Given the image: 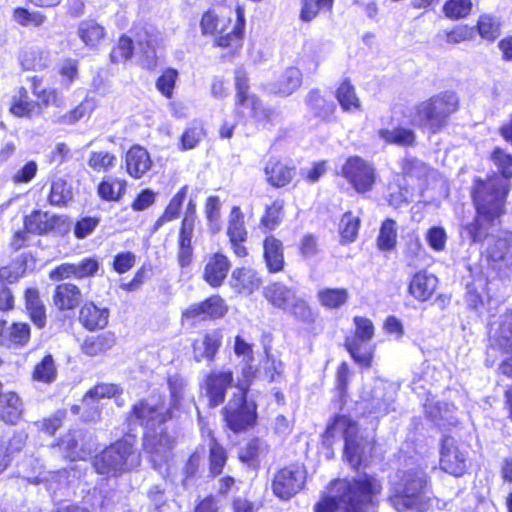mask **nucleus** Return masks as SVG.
I'll return each instance as SVG.
<instances>
[{"instance_id": "obj_26", "label": "nucleus", "mask_w": 512, "mask_h": 512, "mask_svg": "<svg viewBox=\"0 0 512 512\" xmlns=\"http://www.w3.org/2000/svg\"><path fill=\"white\" fill-rule=\"evenodd\" d=\"M453 408L454 407L448 403L436 401L434 396H429L424 404L427 417L440 428L456 424L455 417L453 416Z\"/></svg>"}, {"instance_id": "obj_41", "label": "nucleus", "mask_w": 512, "mask_h": 512, "mask_svg": "<svg viewBox=\"0 0 512 512\" xmlns=\"http://www.w3.org/2000/svg\"><path fill=\"white\" fill-rule=\"evenodd\" d=\"M97 107V101L93 97H85L84 100L68 113L62 115L57 122L71 125L83 118L89 117Z\"/></svg>"}, {"instance_id": "obj_4", "label": "nucleus", "mask_w": 512, "mask_h": 512, "mask_svg": "<svg viewBox=\"0 0 512 512\" xmlns=\"http://www.w3.org/2000/svg\"><path fill=\"white\" fill-rule=\"evenodd\" d=\"M389 504L397 512H425L443 509L446 503L428 495L427 475L421 469L406 471L389 490Z\"/></svg>"}, {"instance_id": "obj_35", "label": "nucleus", "mask_w": 512, "mask_h": 512, "mask_svg": "<svg viewBox=\"0 0 512 512\" xmlns=\"http://www.w3.org/2000/svg\"><path fill=\"white\" fill-rule=\"evenodd\" d=\"M20 61L26 70H42L49 66V53L40 47H30L21 53Z\"/></svg>"}, {"instance_id": "obj_9", "label": "nucleus", "mask_w": 512, "mask_h": 512, "mask_svg": "<svg viewBox=\"0 0 512 512\" xmlns=\"http://www.w3.org/2000/svg\"><path fill=\"white\" fill-rule=\"evenodd\" d=\"M227 425L234 432H240L252 427L256 421V404L247 401L243 385L237 388V393L224 408Z\"/></svg>"}, {"instance_id": "obj_30", "label": "nucleus", "mask_w": 512, "mask_h": 512, "mask_svg": "<svg viewBox=\"0 0 512 512\" xmlns=\"http://www.w3.org/2000/svg\"><path fill=\"white\" fill-rule=\"evenodd\" d=\"M82 298L81 290L73 283H63L56 286L53 294V303L59 310L76 308Z\"/></svg>"}, {"instance_id": "obj_28", "label": "nucleus", "mask_w": 512, "mask_h": 512, "mask_svg": "<svg viewBox=\"0 0 512 512\" xmlns=\"http://www.w3.org/2000/svg\"><path fill=\"white\" fill-rule=\"evenodd\" d=\"M438 280L433 274L419 271L409 283V293L419 301L428 300L435 292Z\"/></svg>"}, {"instance_id": "obj_42", "label": "nucleus", "mask_w": 512, "mask_h": 512, "mask_svg": "<svg viewBox=\"0 0 512 512\" xmlns=\"http://www.w3.org/2000/svg\"><path fill=\"white\" fill-rule=\"evenodd\" d=\"M57 378V367L51 355H46L37 363L32 372V379L36 382L51 384Z\"/></svg>"}, {"instance_id": "obj_58", "label": "nucleus", "mask_w": 512, "mask_h": 512, "mask_svg": "<svg viewBox=\"0 0 512 512\" xmlns=\"http://www.w3.org/2000/svg\"><path fill=\"white\" fill-rule=\"evenodd\" d=\"M115 155L107 151L92 152L88 159V166L96 172H105L114 167Z\"/></svg>"}, {"instance_id": "obj_50", "label": "nucleus", "mask_w": 512, "mask_h": 512, "mask_svg": "<svg viewBox=\"0 0 512 512\" xmlns=\"http://www.w3.org/2000/svg\"><path fill=\"white\" fill-rule=\"evenodd\" d=\"M13 20L23 27H40L46 21V16L39 11H32L25 8H15L12 14Z\"/></svg>"}, {"instance_id": "obj_47", "label": "nucleus", "mask_w": 512, "mask_h": 512, "mask_svg": "<svg viewBox=\"0 0 512 512\" xmlns=\"http://www.w3.org/2000/svg\"><path fill=\"white\" fill-rule=\"evenodd\" d=\"M334 0H301L300 19L303 22H310L317 17L321 11H330Z\"/></svg>"}, {"instance_id": "obj_27", "label": "nucleus", "mask_w": 512, "mask_h": 512, "mask_svg": "<svg viewBox=\"0 0 512 512\" xmlns=\"http://www.w3.org/2000/svg\"><path fill=\"white\" fill-rule=\"evenodd\" d=\"M25 309L35 326L44 328L47 322L46 307L41 300L39 290L29 287L24 291Z\"/></svg>"}, {"instance_id": "obj_7", "label": "nucleus", "mask_w": 512, "mask_h": 512, "mask_svg": "<svg viewBox=\"0 0 512 512\" xmlns=\"http://www.w3.org/2000/svg\"><path fill=\"white\" fill-rule=\"evenodd\" d=\"M458 97L445 92L421 102L415 108L413 123L437 133L446 126L449 116L458 109Z\"/></svg>"}, {"instance_id": "obj_24", "label": "nucleus", "mask_w": 512, "mask_h": 512, "mask_svg": "<svg viewBox=\"0 0 512 512\" xmlns=\"http://www.w3.org/2000/svg\"><path fill=\"white\" fill-rule=\"evenodd\" d=\"M110 311L106 307H100L93 302L83 305L80 309L79 320L90 331L103 329L108 324Z\"/></svg>"}, {"instance_id": "obj_3", "label": "nucleus", "mask_w": 512, "mask_h": 512, "mask_svg": "<svg viewBox=\"0 0 512 512\" xmlns=\"http://www.w3.org/2000/svg\"><path fill=\"white\" fill-rule=\"evenodd\" d=\"M508 192V182L498 177L487 182H478L473 198L477 216L462 228L461 235L472 243L482 242L488 235L489 227L503 212V204Z\"/></svg>"}, {"instance_id": "obj_46", "label": "nucleus", "mask_w": 512, "mask_h": 512, "mask_svg": "<svg viewBox=\"0 0 512 512\" xmlns=\"http://www.w3.org/2000/svg\"><path fill=\"white\" fill-rule=\"evenodd\" d=\"M227 234L230 242L246 240L247 231L244 224V215L241 209L237 206H234L231 210Z\"/></svg>"}, {"instance_id": "obj_63", "label": "nucleus", "mask_w": 512, "mask_h": 512, "mask_svg": "<svg viewBox=\"0 0 512 512\" xmlns=\"http://www.w3.org/2000/svg\"><path fill=\"white\" fill-rule=\"evenodd\" d=\"M178 79V71L167 68L156 81V88L166 98L173 96V90Z\"/></svg>"}, {"instance_id": "obj_36", "label": "nucleus", "mask_w": 512, "mask_h": 512, "mask_svg": "<svg viewBox=\"0 0 512 512\" xmlns=\"http://www.w3.org/2000/svg\"><path fill=\"white\" fill-rule=\"evenodd\" d=\"M115 336L111 332H105L97 336H91L84 340L82 351L89 356H96L111 349L115 344Z\"/></svg>"}, {"instance_id": "obj_60", "label": "nucleus", "mask_w": 512, "mask_h": 512, "mask_svg": "<svg viewBox=\"0 0 512 512\" xmlns=\"http://www.w3.org/2000/svg\"><path fill=\"white\" fill-rule=\"evenodd\" d=\"M210 471L214 475H218L222 472V469L226 463L227 455L223 447H221L214 438L210 439Z\"/></svg>"}, {"instance_id": "obj_37", "label": "nucleus", "mask_w": 512, "mask_h": 512, "mask_svg": "<svg viewBox=\"0 0 512 512\" xmlns=\"http://www.w3.org/2000/svg\"><path fill=\"white\" fill-rule=\"evenodd\" d=\"M319 303L327 309H339L349 299V292L345 288H323L317 293Z\"/></svg>"}, {"instance_id": "obj_17", "label": "nucleus", "mask_w": 512, "mask_h": 512, "mask_svg": "<svg viewBox=\"0 0 512 512\" xmlns=\"http://www.w3.org/2000/svg\"><path fill=\"white\" fill-rule=\"evenodd\" d=\"M223 333L220 329L206 331L193 342V356L197 362L214 360L222 345Z\"/></svg>"}, {"instance_id": "obj_45", "label": "nucleus", "mask_w": 512, "mask_h": 512, "mask_svg": "<svg viewBox=\"0 0 512 512\" xmlns=\"http://www.w3.org/2000/svg\"><path fill=\"white\" fill-rule=\"evenodd\" d=\"M378 135L388 144L399 146H410L415 142V134L412 130L406 128H395L392 130L381 129Z\"/></svg>"}, {"instance_id": "obj_16", "label": "nucleus", "mask_w": 512, "mask_h": 512, "mask_svg": "<svg viewBox=\"0 0 512 512\" xmlns=\"http://www.w3.org/2000/svg\"><path fill=\"white\" fill-rule=\"evenodd\" d=\"M486 252L493 262L512 267V232L501 231L497 235H492Z\"/></svg>"}, {"instance_id": "obj_10", "label": "nucleus", "mask_w": 512, "mask_h": 512, "mask_svg": "<svg viewBox=\"0 0 512 512\" xmlns=\"http://www.w3.org/2000/svg\"><path fill=\"white\" fill-rule=\"evenodd\" d=\"M342 176L358 193L370 191L376 181L373 165L358 156L346 160L342 167Z\"/></svg>"}, {"instance_id": "obj_55", "label": "nucleus", "mask_w": 512, "mask_h": 512, "mask_svg": "<svg viewBox=\"0 0 512 512\" xmlns=\"http://www.w3.org/2000/svg\"><path fill=\"white\" fill-rule=\"evenodd\" d=\"M221 202L218 196H209L205 204V215L209 222L210 230L217 233L221 229L220 225Z\"/></svg>"}, {"instance_id": "obj_18", "label": "nucleus", "mask_w": 512, "mask_h": 512, "mask_svg": "<svg viewBox=\"0 0 512 512\" xmlns=\"http://www.w3.org/2000/svg\"><path fill=\"white\" fill-rule=\"evenodd\" d=\"M490 342V350L512 352V310L502 314L499 322L492 326Z\"/></svg>"}, {"instance_id": "obj_32", "label": "nucleus", "mask_w": 512, "mask_h": 512, "mask_svg": "<svg viewBox=\"0 0 512 512\" xmlns=\"http://www.w3.org/2000/svg\"><path fill=\"white\" fill-rule=\"evenodd\" d=\"M263 293L269 303L283 311L290 307L296 295L293 290L280 283H273L266 286Z\"/></svg>"}, {"instance_id": "obj_25", "label": "nucleus", "mask_w": 512, "mask_h": 512, "mask_svg": "<svg viewBox=\"0 0 512 512\" xmlns=\"http://www.w3.org/2000/svg\"><path fill=\"white\" fill-rule=\"evenodd\" d=\"M60 222V217L36 210L25 217L24 227L28 233L42 235L53 230Z\"/></svg>"}, {"instance_id": "obj_21", "label": "nucleus", "mask_w": 512, "mask_h": 512, "mask_svg": "<svg viewBox=\"0 0 512 512\" xmlns=\"http://www.w3.org/2000/svg\"><path fill=\"white\" fill-rule=\"evenodd\" d=\"M302 83V73L297 67L286 68L275 81L268 85V90L276 95L287 97L293 94Z\"/></svg>"}, {"instance_id": "obj_61", "label": "nucleus", "mask_w": 512, "mask_h": 512, "mask_svg": "<svg viewBox=\"0 0 512 512\" xmlns=\"http://www.w3.org/2000/svg\"><path fill=\"white\" fill-rule=\"evenodd\" d=\"M472 8L471 0H449L445 3L443 11L450 19L466 17Z\"/></svg>"}, {"instance_id": "obj_12", "label": "nucleus", "mask_w": 512, "mask_h": 512, "mask_svg": "<svg viewBox=\"0 0 512 512\" xmlns=\"http://www.w3.org/2000/svg\"><path fill=\"white\" fill-rule=\"evenodd\" d=\"M304 473L299 467H286L279 470L272 479V490L281 500H289L304 485Z\"/></svg>"}, {"instance_id": "obj_14", "label": "nucleus", "mask_w": 512, "mask_h": 512, "mask_svg": "<svg viewBox=\"0 0 512 512\" xmlns=\"http://www.w3.org/2000/svg\"><path fill=\"white\" fill-rule=\"evenodd\" d=\"M227 306L219 296H212L202 302L191 304L182 313V320H207L223 317Z\"/></svg>"}, {"instance_id": "obj_62", "label": "nucleus", "mask_w": 512, "mask_h": 512, "mask_svg": "<svg viewBox=\"0 0 512 512\" xmlns=\"http://www.w3.org/2000/svg\"><path fill=\"white\" fill-rule=\"evenodd\" d=\"M8 346H24L30 339V326L27 323H13L9 326Z\"/></svg>"}, {"instance_id": "obj_15", "label": "nucleus", "mask_w": 512, "mask_h": 512, "mask_svg": "<svg viewBox=\"0 0 512 512\" xmlns=\"http://www.w3.org/2000/svg\"><path fill=\"white\" fill-rule=\"evenodd\" d=\"M388 388L387 383L377 380L370 391H364V400L369 413L383 416L393 409L394 397L392 391Z\"/></svg>"}, {"instance_id": "obj_38", "label": "nucleus", "mask_w": 512, "mask_h": 512, "mask_svg": "<svg viewBox=\"0 0 512 512\" xmlns=\"http://www.w3.org/2000/svg\"><path fill=\"white\" fill-rule=\"evenodd\" d=\"M126 190V181L112 176L104 178L98 185V195L106 201H118Z\"/></svg>"}, {"instance_id": "obj_54", "label": "nucleus", "mask_w": 512, "mask_h": 512, "mask_svg": "<svg viewBox=\"0 0 512 512\" xmlns=\"http://www.w3.org/2000/svg\"><path fill=\"white\" fill-rule=\"evenodd\" d=\"M360 226V219L354 216L352 212H346L340 221V233L343 241L353 242L357 235Z\"/></svg>"}, {"instance_id": "obj_22", "label": "nucleus", "mask_w": 512, "mask_h": 512, "mask_svg": "<svg viewBox=\"0 0 512 512\" xmlns=\"http://www.w3.org/2000/svg\"><path fill=\"white\" fill-rule=\"evenodd\" d=\"M127 173L135 178H141L152 166V160L146 149L141 146H132L125 157Z\"/></svg>"}, {"instance_id": "obj_64", "label": "nucleus", "mask_w": 512, "mask_h": 512, "mask_svg": "<svg viewBox=\"0 0 512 512\" xmlns=\"http://www.w3.org/2000/svg\"><path fill=\"white\" fill-rule=\"evenodd\" d=\"M491 160L497 170L505 178L512 177V155L501 148H495L491 154Z\"/></svg>"}, {"instance_id": "obj_53", "label": "nucleus", "mask_w": 512, "mask_h": 512, "mask_svg": "<svg viewBox=\"0 0 512 512\" xmlns=\"http://www.w3.org/2000/svg\"><path fill=\"white\" fill-rule=\"evenodd\" d=\"M34 108L35 104L29 100L27 90L20 88L11 105V113L17 117H29Z\"/></svg>"}, {"instance_id": "obj_56", "label": "nucleus", "mask_w": 512, "mask_h": 512, "mask_svg": "<svg viewBox=\"0 0 512 512\" xmlns=\"http://www.w3.org/2000/svg\"><path fill=\"white\" fill-rule=\"evenodd\" d=\"M355 325V334L346 341L369 342L374 336V325L372 321L366 317L356 316L353 319Z\"/></svg>"}, {"instance_id": "obj_13", "label": "nucleus", "mask_w": 512, "mask_h": 512, "mask_svg": "<svg viewBox=\"0 0 512 512\" xmlns=\"http://www.w3.org/2000/svg\"><path fill=\"white\" fill-rule=\"evenodd\" d=\"M58 446L64 457L76 461L84 460L91 454L94 442L92 436L82 430H74L63 436Z\"/></svg>"}, {"instance_id": "obj_51", "label": "nucleus", "mask_w": 512, "mask_h": 512, "mask_svg": "<svg viewBox=\"0 0 512 512\" xmlns=\"http://www.w3.org/2000/svg\"><path fill=\"white\" fill-rule=\"evenodd\" d=\"M235 87L238 104H244L246 101H250L253 105L256 103V96L248 92L249 84L247 72L243 68H237L235 70Z\"/></svg>"}, {"instance_id": "obj_40", "label": "nucleus", "mask_w": 512, "mask_h": 512, "mask_svg": "<svg viewBox=\"0 0 512 512\" xmlns=\"http://www.w3.org/2000/svg\"><path fill=\"white\" fill-rule=\"evenodd\" d=\"M336 98L345 112H354L361 107V102L357 97L354 86L347 80L343 81L337 88Z\"/></svg>"}, {"instance_id": "obj_20", "label": "nucleus", "mask_w": 512, "mask_h": 512, "mask_svg": "<svg viewBox=\"0 0 512 512\" xmlns=\"http://www.w3.org/2000/svg\"><path fill=\"white\" fill-rule=\"evenodd\" d=\"M231 264L227 256L214 253L207 258L203 278L212 287L221 286L230 270Z\"/></svg>"}, {"instance_id": "obj_5", "label": "nucleus", "mask_w": 512, "mask_h": 512, "mask_svg": "<svg viewBox=\"0 0 512 512\" xmlns=\"http://www.w3.org/2000/svg\"><path fill=\"white\" fill-rule=\"evenodd\" d=\"M235 13L236 21L230 28V16L216 10L206 11L200 21L202 35L215 36L214 44L218 47L238 50L242 46L245 13L241 6H237Z\"/></svg>"}, {"instance_id": "obj_48", "label": "nucleus", "mask_w": 512, "mask_h": 512, "mask_svg": "<svg viewBox=\"0 0 512 512\" xmlns=\"http://www.w3.org/2000/svg\"><path fill=\"white\" fill-rule=\"evenodd\" d=\"M206 136V131L201 123H192L185 129L180 138V150L194 149Z\"/></svg>"}, {"instance_id": "obj_49", "label": "nucleus", "mask_w": 512, "mask_h": 512, "mask_svg": "<svg viewBox=\"0 0 512 512\" xmlns=\"http://www.w3.org/2000/svg\"><path fill=\"white\" fill-rule=\"evenodd\" d=\"M345 346L355 362L369 367L373 357V349L368 342L345 341Z\"/></svg>"}, {"instance_id": "obj_57", "label": "nucleus", "mask_w": 512, "mask_h": 512, "mask_svg": "<svg viewBox=\"0 0 512 512\" xmlns=\"http://www.w3.org/2000/svg\"><path fill=\"white\" fill-rule=\"evenodd\" d=\"M120 393V388L115 384H99L90 389L83 397V403L90 405L94 400L99 401L102 398H110Z\"/></svg>"}, {"instance_id": "obj_33", "label": "nucleus", "mask_w": 512, "mask_h": 512, "mask_svg": "<svg viewBox=\"0 0 512 512\" xmlns=\"http://www.w3.org/2000/svg\"><path fill=\"white\" fill-rule=\"evenodd\" d=\"M264 258L270 272L282 270L284 264L282 243L273 236L264 241Z\"/></svg>"}, {"instance_id": "obj_43", "label": "nucleus", "mask_w": 512, "mask_h": 512, "mask_svg": "<svg viewBox=\"0 0 512 512\" xmlns=\"http://www.w3.org/2000/svg\"><path fill=\"white\" fill-rule=\"evenodd\" d=\"M306 103L318 117L324 120L329 119L335 111V104L324 99L318 90L308 93Z\"/></svg>"}, {"instance_id": "obj_29", "label": "nucleus", "mask_w": 512, "mask_h": 512, "mask_svg": "<svg viewBox=\"0 0 512 512\" xmlns=\"http://www.w3.org/2000/svg\"><path fill=\"white\" fill-rule=\"evenodd\" d=\"M267 182L281 188L288 185L295 176V169L275 159L267 161L264 168Z\"/></svg>"}, {"instance_id": "obj_2", "label": "nucleus", "mask_w": 512, "mask_h": 512, "mask_svg": "<svg viewBox=\"0 0 512 512\" xmlns=\"http://www.w3.org/2000/svg\"><path fill=\"white\" fill-rule=\"evenodd\" d=\"M172 416L161 397L151 396L133 406L132 417L145 430L143 447L154 463L166 459L174 447V437L163 427Z\"/></svg>"}, {"instance_id": "obj_31", "label": "nucleus", "mask_w": 512, "mask_h": 512, "mask_svg": "<svg viewBox=\"0 0 512 512\" xmlns=\"http://www.w3.org/2000/svg\"><path fill=\"white\" fill-rule=\"evenodd\" d=\"M24 407L20 397L8 392L0 398V419L8 424H16L23 415Z\"/></svg>"}, {"instance_id": "obj_19", "label": "nucleus", "mask_w": 512, "mask_h": 512, "mask_svg": "<svg viewBox=\"0 0 512 512\" xmlns=\"http://www.w3.org/2000/svg\"><path fill=\"white\" fill-rule=\"evenodd\" d=\"M229 284L236 293L249 296L259 289L262 280L254 269L241 267L233 270Z\"/></svg>"}, {"instance_id": "obj_59", "label": "nucleus", "mask_w": 512, "mask_h": 512, "mask_svg": "<svg viewBox=\"0 0 512 512\" xmlns=\"http://www.w3.org/2000/svg\"><path fill=\"white\" fill-rule=\"evenodd\" d=\"M71 198V188L68 183L61 178L52 182L49 201L52 205L66 204Z\"/></svg>"}, {"instance_id": "obj_52", "label": "nucleus", "mask_w": 512, "mask_h": 512, "mask_svg": "<svg viewBox=\"0 0 512 512\" xmlns=\"http://www.w3.org/2000/svg\"><path fill=\"white\" fill-rule=\"evenodd\" d=\"M477 29L483 39L493 41L501 32L500 21L491 15H483L477 23Z\"/></svg>"}, {"instance_id": "obj_34", "label": "nucleus", "mask_w": 512, "mask_h": 512, "mask_svg": "<svg viewBox=\"0 0 512 512\" xmlns=\"http://www.w3.org/2000/svg\"><path fill=\"white\" fill-rule=\"evenodd\" d=\"M77 34L88 47H96L105 36V29L94 20H84L78 25Z\"/></svg>"}, {"instance_id": "obj_1", "label": "nucleus", "mask_w": 512, "mask_h": 512, "mask_svg": "<svg viewBox=\"0 0 512 512\" xmlns=\"http://www.w3.org/2000/svg\"><path fill=\"white\" fill-rule=\"evenodd\" d=\"M382 492L381 481L369 474L331 481L314 512H372Z\"/></svg>"}, {"instance_id": "obj_11", "label": "nucleus", "mask_w": 512, "mask_h": 512, "mask_svg": "<svg viewBox=\"0 0 512 512\" xmlns=\"http://www.w3.org/2000/svg\"><path fill=\"white\" fill-rule=\"evenodd\" d=\"M440 467L443 471L459 477L467 470V450L460 447L456 439L445 436L442 440Z\"/></svg>"}, {"instance_id": "obj_8", "label": "nucleus", "mask_w": 512, "mask_h": 512, "mask_svg": "<svg viewBox=\"0 0 512 512\" xmlns=\"http://www.w3.org/2000/svg\"><path fill=\"white\" fill-rule=\"evenodd\" d=\"M357 424L346 416H337L334 421L328 425L323 435L324 441L330 443V440L336 436H342L345 440L344 453L348 462L353 465H359L363 461V452L368 445L362 438L357 437Z\"/></svg>"}, {"instance_id": "obj_23", "label": "nucleus", "mask_w": 512, "mask_h": 512, "mask_svg": "<svg viewBox=\"0 0 512 512\" xmlns=\"http://www.w3.org/2000/svg\"><path fill=\"white\" fill-rule=\"evenodd\" d=\"M233 374L231 371L212 372L206 381L207 394L210 404L217 406L224 401L225 391L232 385Z\"/></svg>"}, {"instance_id": "obj_6", "label": "nucleus", "mask_w": 512, "mask_h": 512, "mask_svg": "<svg viewBox=\"0 0 512 512\" xmlns=\"http://www.w3.org/2000/svg\"><path fill=\"white\" fill-rule=\"evenodd\" d=\"M141 464L138 449L128 440L117 441L97 454L93 466L97 473L108 477H119L132 472Z\"/></svg>"}, {"instance_id": "obj_44", "label": "nucleus", "mask_w": 512, "mask_h": 512, "mask_svg": "<svg viewBox=\"0 0 512 512\" xmlns=\"http://www.w3.org/2000/svg\"><path fill=\"white\" fill-rule=\"evenodd\" d=\"M397 223L392 219H386L377 237V246L381 251L393 250L397 244Z\"/></svg>"}, {"instance_id": "obj_39", "label": "nucleus", "mask_w": 512, "mask_h": 512, "mask_svg": "<svg viewBox=\"0 0 512 512\" xmlns=\"http://www.w3.org/2000/svg\"><path fill=\"white\" fill-rule=\"evenodd\" d=\"M187 192L188 186L185 185L172 197L164 213L155 222L154 231L158 230L165 222L172 221L179 217Z\"/></svg>"}]
</instances>
